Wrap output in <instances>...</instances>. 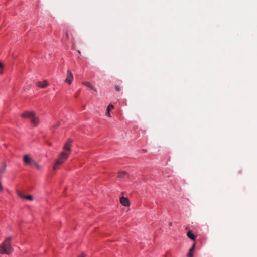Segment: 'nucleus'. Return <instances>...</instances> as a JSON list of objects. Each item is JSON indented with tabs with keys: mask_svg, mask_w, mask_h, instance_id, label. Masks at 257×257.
Wrapping results in <instances>:
<instances>
[{
	"mask_svg": "<svg viewBox=\"0 0 257 257\" xmlns=\"http://www.w3.org/2000/svg\"><path fill=\"white\" fill-rule=\"evenodd\" d=\"M72 143V140L71 139H68L66 142L63 148V151L61 152L53 165V170L56 171L58 169V166L62 164L68 159L69 155L71 152Z\"/></svg>",
	"mask_w": 257,
	"mask_h": 257,
	"instance_id": "obj_1",
	"label": "nucleus"
},
{
	"mask_svg": "<svg viewBox=\"0 0 257 257\" xmlns=\"http://www.w3.org/2000/svg\"><path fill=\"white\" fill-rule=\"evenodd\" d=\"M11 246V238L8 237L5 239L0 246V253L9 254L12 250Z\"/></svg>",
	"mask_w": 257,
	"mask_h": 257,
	"instance_id": "obj_2",
	"label": "nucleus"
},
{
	"mask_svg": "<svg viewBox=\"0 0 257 257\" xmlns=\"http://www.w3.org/2000/svg\"><path fill=\"white\" fill-rule=\"evenodd\" d=\"M73 80V75L72 73L69 70H68L67 71V77L65 79V82L71 84Z\"/></svg>",
	"mask_w": 257,
	"mask_h": 257,
	"instance_id": "obj_3",
	"label": "nucleus"
},
{
	"mask_svg": "<svg viewBox=\"0 0 257 257\" xmlns=\"http://www.w3.org/2000/svg\"><path fill=\"white\" fill-rule=\"evenodd\" d=\"M23 161L26 165H30L31 166L34 160L28 155H25L23 157Z\"/></svg>",
	"mask_w": 257,
	"mask_h": 257,
	"instance_id": "obj_4",
	"label": "nucleus"
},
{
	"mask_svg": "<svg viewBox=\"0 0 257 257\" xmlns=\"http://www.w3.org/2000/svg\"><path fill=\"white\" fill-rule=\"evenodd\" d=\"M35 113L33 111L32 112H25L21 114V117L23 118H28L31 119L32 117L34 115Z\"/></svg>",
	"mask_w": 257,
	"mask_h": 257,
	"instance_id": "obj_5",
	"label": "nucleus"
},
{
	"mask_svg": "<svg viewBox=\"0 0 257 257\" xmlns=\"http://www.w3.org/2000/svg\"><path fill=\"white\" fill-rule=\"evenodd\" d=\"M35 113L33 111L32 112H25L21 114V117L23 118H28L31 119L32 117L34 115Z\"/></svg>",
	"mask_w": 257,
	"mask_h": 257,
	"instance_id": "obj_6",
	"label": "nucleus"
},
{
	"mask_svg": "<svg viewBox=\"0 0 257 257\" xmlns=\"http://www.w3.org/2000/svg\"><path fill=\"white\" fill-rule=\"evenodd\" d=\"M130 176V174L125 171H121L118 172V177L120 178H129Z\"/></svg>",
	"mask_w": 257,
	"mask_h": 257,
	"instance_id": "obj_7",
	"label": "nucleus"
},
{
	"mask_svg": "<svg viewBox=\"0 0 257 257\" xmlns=\"http://www.w3.org/2000/svg\"><path fill=\"white\" fill-rule=\"evenodd\" d=\"M121 204L124 206H128L130 205L129 200L124 197H122L120 200Z\"/></svg>",
	"mask_w": 257,
	"mask_h": 257,
	"instance_id": "obj_8",
	"label": "nucleus"
},
{
	"mask_svg": "<svg viewBox=\"0 0 257 257\" xmlns=\"http://www.w3.org/2000/svg\"><path fill=\"white\" fill-rule=\"evenodd\" d=\"M36 85L37 86L40 88H44L48 85V83H47V81L44 80L42 82H37Z\"/></svg>",
	"mask_w": 257,
	"mask_h": 257,
	"instance_id": "obj_9",
	"label": "nucleus"
},
{
	"mask_svg": "<svg viewBox=\"0 0 257 257\" xmlns=\"http://www.w3.org/2000/svg\"><path fill=\"white\" fill-rule=\"evenodd\" d=\"M31 123L35 126H36L39 122V119L35 116V114L32 117L31 119Z\"/></svg>",
	"mask_w": 257,
	"mask_h": 257,
	"instance_id": "obj_10",
	"label": "nucleus"
},
{
	"mask_svg": "<svg viewBox=\"0 0 257 257\" xmlns=\"http://www.w3.org/2000/svg\"><path fill=\"white\" fill-rule=\"evenodd\" d=\"M114 108V106L110 104H109L107 108V109H106V115L108 116V117H111V115H110V111L111 110V109H113Z\"/></svg>",
	"mask_w": 257,
	"mask_h": 257,
	"instance_id": "obj_11",
	"label": "nucleus"
},
{
	"mask_svg": "<svg viewBox=\"0 0 257 257\" xmlns=\"http://www.w3.org/2000/svg\"><path fill=\"white\" fill-rule=\"evenodd\" d=\"M84 85L90 88L92 90H93L95 92H97V89L95 87L93 86V85L89 82H84L83 83Z\"/></svg>",
	"mask_w": 257,
	"mask_h": 257,
	"instance_id": "obj_12",
	"label": "nucleus"
},
{
	"mask_svg": "<svg viewBox=\"0 0 257 257\" xmlns=\"http://www.w3.org/2000/svg\"><path fill=\"white\" fill-rule=\"evenodd\" d=\"M195 244L194 243L192 246L189 249V252L187 253V257H193V251L194 250Z\"/></svg>",
	"mask_w": 257,
	"mask_h": 257,
	"instance_id": "obj_13",
	"label": "nucleus"
},
{
	"mask_svg": "<svg viewBox=\"0 0 257 257\" xmlns=\"http://www.w3.org/2000/svg\"><path fill=\"white\" fill-rule=\"evenodd\" d=\"M187 235L189 238H190L192 240H194L195 239V236L194 235V234L191 231H189L187 232Z\"/></svg>",
	"mask_w": 257,
	"mask_h": 257,
	"instance_id": "obj_14",
	"label": "nucleus"
},
{
	"mask_svg": "<svg viewBox=\"0 0 257 257\" xmlns=\"http://www.w3.org/2000/svg\"><path fill=\"white\" fill-rule=\"evenodd\" d=\"M31 166L35 167L38 170L40 169L41 168L40 165L38 164H37L35 161H34Z\"/></svg>",
	"mask_w": 257,
	"mask_h": 257,
	"instance_id": "obj_15",
	"label": "nucleus"
},
{
	"mask_svg": "<svg viewBox=\"0 0 257 257\" xmlns=\"http://www.w3.org/2000/svg\"><path fill=\"white\" fill-rule=\"evenodd\" d=\"M24 199H26L30 201H32L33 200V197L31 195H25V197H24Z\"/></svg>",
	"mask_w": 257,
	"mask_h": 257,
	"instance_id": "obj_16",
	"label": "nucleus"
},
{
	"mask_svg": "<svg viewBox=\"0 0 257 257\" xmlns=\"http://www.w3.org/2000/svg\"><path fill=\"white\" fill-rule=\"evenodd\" d=\"M5 168H6V164H4V166L0 169V173L3 174L4 172L5 171Z\"/></svg>",
	"mask_w": 257,
	"mask_h": 257,
	"instance_id": "obj_17",
	"label": "nucleus"
},
{
	"mask_svg": "<svg viewBox=\"0 0 257 257\" xmlns=\"http://www.w3.org/2000/svg\"><path fill=\"white\" fill-rule=\"evenodd\" d=\"M17 195L20 197H21V198L22 199H24V197H25V195H23L21 192H17Z\"/></svg>",
	"mask_w": 257,
	"mask_h": 257,
	"instance_id": "obj_18",
	"label": "nucleus"
},
{
	"mask_svg": "<svg viewBox=\"0 0 257 257\" xmlns=\"http://www.w3.org/2000/svg\"><path fill=\"white\" fill-rule=\"evenodd\" d=\"M65 35H66V40H68L69 39V37L68 33L67 31H66Z\"/></svg>",
	"mask_w": 257,
	"mask_h": 257,
	"instance_id": "obj_19",
	"label": "nucleus"
},
{
	"mask_svg": "<svg viewBox=\"0 0 257 257\" xmlns=\"http://www.w3.org/2000/svg\"><path fill=\"white\" fill-rule=\"evenodd\" d=\"M120 87L118 85H116L115 86V90L117 91H119L120 90Z\"/></svg>",
	"mask_w": 257,
	"mask_h": 257,
	"instance_id": "obj_20",
	"label": "nucleus"
},
{
	"mask_svg": "<svg viewBox=\"0 0 257 257\" xmlns=\"http://www.w3.org/2000/svg\"><path fill=\"white\" fill-rule=\"evenodd\" d=\"M60 124V122H57V123L56 125H54L53 127H58V126H59Z\"/></svg>",
	"mask_w": 257,
	"mask_h": 257,
	"instance_id": "obj_21",
	"label": "nucleus"
},
{
	"mask_svg": "<svg viewBox=\"0 0 257 257\" xmlns=\"http://www.w3.org/2000/svg\"><path fill=\"white\" fill-rule=\"evenodd\" d=\"M85 254L84 253H82L80 256H78V257H85Z\"/></svg>",
	"mask_w": 257,
	"mask_h": 257,
	"instance_id": "obj_22",
	"label": "nucleus"
},
{
	"mask_svg": "<svg viewBox=\"0 0 257 257\" xmlns=\"http://www.w3.org/2000/svg\"><path fill=\"white\" fill-rule=\"evenodd\" d=\"M3 67V64L0 63V68H2Z\"/></svg>",
	"mask_w": 257,
	"mask_h": 257,
	"instance_id": "obj_23",
	"label": "nucleus"
},
{
	"mask_svg": "<svg viewBox=\"0 0 257 257\" xmlns=\"http://www.w3.org/2000/svg\"><path fill=\"white\" fill-rule=\"evenodd\" d=\"M172 222H170L169 223V226H172Z\"/></svg>",
	"mask_w": 257,
	"mask_h": 257,
	"instance_id": "obj_24",
	"label": "nucleus"
},
{
	"mask_svg": "<svg viewBox=\"0 0 257 257\" xmlns=\"http://www.w3.org/2000/svg\"><path fill=\"white\" fill-rule=\"evenodd\" d=\"M78 52L79 53V54H81V52L80 50H78Z\"/></svg>",
	"mask_w": 257,
	"mask_h": 257,
	"instance_id": "obj_25",
	"label": "nucleus"
},
{
	"mask_svg": "<svg viewBox=\"0 0 257 257\" xmlns=\"http://www.w3.org/2000/svg\"><path fill=\"white\" fill-rule=\"evenodd\" d=\"M143 151L144 152H147V151L146 150H145V149H143Z\"/></svg>",
	"mask_w": 257,
	"mask_h": 257,
	"instance_id": "obj_26",
	"label": "nucleus"
},
{
	"mask_svg": "<svg viewBox=\"0 0 257 257\" xmlns=\"http://www.w3.org/2000/svg\"><path fill=\"white\" fill-rule=\"evenodd\" d=\"M3 73L2 70H0V74H2Z\"/></svg>",
	"mask_w": 257,
	"mask_h": 257,
	"instance_id": "obj_27",
	"label": "nucleus"
}]
</instances>
